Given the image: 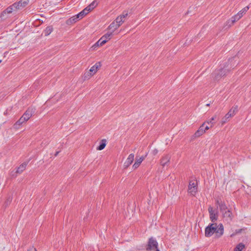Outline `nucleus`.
Segmentation results:
<instances>
[{"mask_svg":"<svg viewBox=\"0 0 251 251\" xmlns=\"http://www.w3.org/2000/svg\"><path fill=\"white\" fill-rule=\"evenodd\" d=\"M217 203L224 220L229 223L233 218L232 212L227 208V206L224 202L217 201Z\"/></svg>","mask_w":251,"mask_h":251,"instance_id":"obj_1","label":"nucleus"},{"mask_svg":"<svg viewBox=\"0 0 251 251\" xmlns=\"http://www.w3.org/2000/svg\"><path fill=\"white\" fill-rule=\"evenodd\" d=\"M231 67H228L227 65H225L223 67H220L218 69L216 70L212 74V77L214 80L219 81L224 76L226 75L230 71Z\"/></svg>","mask_w":251,"mask_h":251,"instance_id":"obj_2","label":"nucleus"},{"mask_svg":"<svg viewBox=\"0 0 251 251\" xmlns=\"http://www.w3.org/2000/svg\"><path fill=\"white\" fill-rule=\"evenodd\" d=\"M113 34L109 31L104 34L95 44L91 47L92 50H95L98 47H100L104 45L107 42L110 40Z\"/></svg>","mask_w":251,"mask_h":251,"instance_id":"obj_3","label":"nucleus"},{"mask_svg":"<svg viewBox=\"0 0 251 251\" xmlns=\"http://www.w3.org/2000/svg\"><path fill=\"white\" fill-rule=\"evenodd\" d=\"M249 8V6H247L243 8L236 15L232 16L230 19L227 22V24H229V26L232 25L235 22L240 20L243 16V15L248 11Z\"/></svg>","mask_w":251,"mask_h":251,"instance_id":"obj_4","label":"nucleus"},{"mask_svg":"<svg viewBox=\"0 0 251 251\" xmlns=\"http://www.w3.org/2000/svg\"><path fill=\"white\" fill-rule=\"evenodd\" d=\"M210 225H212L213 230V234L215 233V237L219 238L221 237L224 233V226L222 224H219V225H217L216 223H213L210 224Z\"/></svg>","mask_w":251,"mask_h":251,"instance_id":"obj_5","label":"nucleus"},{"mask_svg":"<svg viewBox=\"0 0 251 251\" xmlns=\"http://www.w3.org/2000/svg\"><path fill=\"white\" fill-rule=\"evenodd\" d=\"M96 5L97 3L95 1H93L82 11L76 14L77 17H78L79 19H82L84 16L87 14L92 9H93L96 6Z\"/></svg>","mask_w":251,"mask_h":251,"instance_id":"obj_6","label":"nucleus"},{"mask_svg":"<svg viewBox=\"0 0 251 251\" xmlns=\"http://www.w3.org/2000/svg\"><path fill=\"white\" fill-rule=\"evenodd\" d=\"M146 250L148 251H160L158 248V243L155 239L153 237L149 239Z\"/></svg>","mask_w":251,"mask_h":251,"instance_id":"obj_7","label":"nucleus"},{"mask_svg":"<svg viewBox=\"0 0 251 251\" xmlns=\"http://www.w3.org/2000/svg\"><path fill=\"white\" fill-rule=\"evenodd\" d=\"M198 191V183L196 180L189 181L188 192L192 196H195Z\"/></svg>","mask_w":251,"mask_h":251,"instance_id":"obj_8","label":"nucleus"},{"mask_svg":"<svg viewBox=\"0 0 251 251\" xmlns=\"http://www.w3.org/2000/svg\"><path fill=\"white\" fill-rule=\"evenodd\" d=\"M101 67V64L100 62H97L94 65L92 66L89 70L90 75L85 74V78H89L91 76L95 75Z\"/></svg>","mask_w":251,"mask_h":251,"instance_id":"obj_9","label":"nucleus"},{"mask_svg":"<svg viewBox=\"0 0 251 251\" xmlns=\"http://www.w3.org/2000/svg\"><path fill=\"white\" fill-rule=\"evenodd\" d=\"M208 210L210 220L212 223H215L218 220V213L211 206H209Z\"/></svg>","mask_w":251,"mask_h":251,"instance_id":"obj_10","label":"nucleus"},{"mask_svg":"<svg viewBox=\"0 0 251 251\" xmlns=\"http://www.w3.org/2000/svg\"><path fill=\"white\" fill-rule=\"evenodd\" d=\"M127 15V12H124L123 14L118 16L114 22H116V24L120 27L125 22V18Z\"/></svg>","mask_w":251,"mask_h":251,"instance_id":"obj_11","label":"nucleus"},{"mask_svg":"<svg viewBox=\"0 0 251 251\" xmlns=\"http://www.w3.org/2000/svg\"><path fill=\"white\" fill-rule=\"evenodd\" d=\"M171 159L170 154H165L163 155L160 160V164L163 167L168 166Z\"/></svg>","mask_w":251,"mask_h":251,"instance_id":"obj_12","label":"nucleus"},{"mask_svg":"<svg viewBox=\"0 0 251 251\" xmlns=\"http://www.w3.org/2000/svg\"><path fill=\"white\" fill-rule=\"evenodd\" d=\"M148 153H147L145 156H141L139 158L136 157L135 161L132 166L133 169L134 170L137 169L141 165L143 161L145 159Z\"/></svg>","mask_w":251,"mask_h":251,"instance_id":"obj_13","label":"nucleus"},{"mask_svg":"<svg viewBox=\"0 0 251 251\" xmlns=\"http://www.w3.org/2000/svg\"><path fill=\"white\" fill-rule=\"evenodd\" d=\"M34 112V110L32 108H28L25 113L23 114L22 117L26 121H28L30 118L32 116L33 113Z\"/></svg>","mask_w":251,"mask_h":251,"instance_id":"obj_14","label":"nucleus"},{"mask_svg":"<svg viewBox=\"0 0 251 251\" xmlns=\"http://www.w3.org/2000/svg\"><path fill=\"white\" fill-rule=\"evenodd\" d=\"M212 225H208L205 228V236L206 237H210L212 236L214 234L213 232V227Z\"/></svg>","mask_w":251,"mask_h":251,"instance_id":"obj_15","label":"nucleus"},{"mask_svg":"<svg viewBox=\"0 0 251 251\" xmlns=\"http://www.w3.org/2000/svg\"><path fill=\"white\" fill-rule=\"evenodd\" d=\"M28 3L29 0H21L18 2H15V3L17 4V8L20 9L27 5Z\"/></svg>","mask_w":251,"mask_h":251,"instance_id":"obj_16","label":"nucleus"},{"mask_svg":"<svg viewBox=\"0 0 251 251\" xmlns=\"http://www.w3.org/2000/svg\"><path fill=\"white\" fill-rule=\"evenodd\" d=\"M237 111V106H236L235 107H233L229 110L227 114H226V115H225V117H226V118H228V119H229L231 117H232L235 115L236 112Z\"/></svg>","mask_w":251,"mask_h":251,"instance_id":"obj_17","label":"nucleus"},{"mask_svg":"<svg viewBox=\"0 0 251 251\" xmlns=\"http://www.w3.org/2000/svg\"><path fill=\"white\" fill-rule=\"evenodd\" d=\"M119 27V26L117 24H116V22H114L113 21L108 26L107 29L109 32L113 34L114 32Z\"/></svg>","mask_w":251,"mask_h":251,"instance_id":"obj_18","label":"nucleus"},{"mask_svg":"<svg viewBox=\"0 0 251 251\" xmlns=\"http://www.w3.org/2000/svg\"><path fill=\"white\" fill-rule=\"evenodd\" d=\"M134 155L133 153H130L127 158L126 159V160L125 162V166L127 167L129 166L133 162L134 160Z\"/></svg>","mask_w":251,"mask_h":251,"instance_id":"obj_19","label":"nucleus"},{"mask_svg":"<svg viewBox=\"0 0 251 251\" xmlns=\"http://www.w3.org/2000/svg\"><path fill=\"white\" fill-rule=\"evenodd\" d=\"M106 145V140L105 139H102L100 141V145L97 148L98 151H101L104 149Z\"/></svg>","mask_w":251,"mask_h":251,"instance_id":"obj_20","label":"nucleus"},{"mask_svg":"<svg viewBox=\"0 0 251 251\" xmlns=\"http://www.w3.org/2000/svg\"><path fill=\"white\" fill-rule=\"evenodd\" d=\"M16 5H17V4H16L15 3H13L12 5H11L10 6H9L8 7H7L5 11L7 13H12L13 11L18 9L17 8Z\"/></svg>","mask_w":251,"mask_h":251,"instance_id":"obj_21","label":"nucleus"},{"mask_svg":"<svg viewBox=\"0 0 251 251\" xmlns=\"http://www.w3.org/2000/svg\"><path fill=\"white\" fill-rule=\"evenodd\" d=\"M79 19L77 17V15H75L72 17L70 18L67 21V24H72L76 22Z\"/></svg>","mask_w":251,"mask_h":251,"instance_id":"obj_22","label":"nucleus"},{"mask_svg":"<svg viewBox=\"0 0 251 251\" xmlns=\"http://www.w3.org/2000/svg\"><path fill=\"white\" fill-rule=\"evenodd\" d=\"M27 164L25 163L21 164L17 169L16 172L19 174L22 173L26 168Z\"/></svg>","mask_w":251,"mask_h":251,"instance_id":"obj_23","label":"nucleus"},{"mask_svg":"<svg viewBox=\"0 0 251 251\" xmlns=\"http://www.w3.org/2000/svg\"><path fill=\"white\" fill-rule=\"evenodd\" d=\"M53 27L51 26H47L44 30L45 36L49 35L52 31Z\"/></svg>","mask_w":251,"mask_h":251,"instance_id":"obj_24","label":"nucleus"},{"mask_svg":"<svg viewBox=\"0 0 251 251\" xmlns=\"http://www.w3.org/2000/svg\"><path fill=\"white\" fill-rule=\"evenodd\" d=\"M245 248V245L241 243L238 244L234 249V251H242Z\"/></svg>","mask_w":251,"mask_h":251,"instance_id":"obj_25","label":"nucleus"},{"mask_svg":"<svg viewBox=\"0 0 251 251\" xmlns=\"http://www.w3.org/2000/svg\"><path fill=\"white\" fill-rule=\"evenodd\" d=\"M216 116H213L210 119L206 121L204 123H207L208 124H211L210 127H212L215 124V122H214V120L215 119Z\"/></svg>","mask_w":251,"mask_h":251,"instance_id":"obj_26","label":"nucleus"},{"mask_svg":"<svg viewBox=\"0 0 251 251\" xmlns=\"http://www.w3.org/2000/svg\"><path fill=\"white\" fill-rule=\"evenodd\" d=\"M26 121L23 118L22 116L18 121L16 122L14 126H16L17 125L20 126L22 125Z\"/></svg>","mask_w":251,"mask_h":251,"instance_id":"obj_27","label":"nucleus"},{"mask_svg":"<svg viewBox=\"0 0 251 251\" xmlns=\"http://www.w3.org/2000/svg\"><path fill=\"white\" fill-rule=\"evenodd\" d=\"M204 133H203V131H202V130L201 131L199 128L196 131V132L195 133V134H194V136L195 138H197V137H199L200 136H201V135H202V134H203Z\"/></svg>","mask_w":251,"mask_h":251,"instance_id":"obj_28","label":"nucleus"},{"mask_svg":"<svg viewBox=\"0 0 251 251\" xmlns=\"http://www.w3.org/2000/svg\"><path fill=\"white\" fill-rule=\"evenodd\" d=\"M205 124V123H203L202 125L200 127H199V129L201 131L202 130V131H203V133H205L206 130H208L210 128V127L207 126L204 127Z\"/></svg>","mask_w":251,"mask_h":251,"instance_id":"obj_29","label":"nucleus"},{"mask_svg":"<svg viewBox=\"0 0 251 251\" xmlns=\"http://www.w3.org/2000/svg\"><path fill=\"white\" fill-rule=\"evenodd\" d=\"M242 229H236L234 232H233L231 234H230V236L231 237H233L235 236L236 234L241 233L242 232Z\"/></svg>","mask_w":251,"mask_h":251,"instance_id":"obj_30","label":"nucleus"},{"mask_svg":"<svg viewBox=\"0 0 251 251\" xmlns=\"http://www.w3.org/2000/svg\"><path fill=\"white\" fill-rule=\"evenodd\" d=\"M12 198L9 196L6 200V201L5 202V206H7L9 205V204L11 203L12 201Z\"/></svg>","mask_w":251,"mask_h":251,"instance_id":"obj_31","label":"nucleus"},{"mask_svg":"<svg viewBox=\"0 0 251 251\" xmlns=\"http://www.w3.org/2000/svg\"><path fill=\"white\" fill-rule=\"evenodd\" d=\"M227 119H228V118H226V117L225 116V117H224L222 119V121H221L222 125H224L227 122Z\"/></svg>","mask_w":251,"mask_h":251,"instance_id":"obj_32","label":"nucleus"},{"mask_svg":"<svg viewBox=\"0 0 251 251\" xmlns=\"http://www.w3.org/2000/svg\"><path fill=\"white\" fill-rule=\"evenodd\" d=\"M27 251H37L36 249L34 248V247H32L31 248H30Z\"/></svg>","mask_w":251,"mask_h":251,"instance_id":"obj_33","label":"nucleus"},{"mask_svg":"<svg viewBox=\"0 0 251 251\" xmlns=\"http://www.w3.org/2000/svg\"><path fill=\"white\" fill-rule=\"evenodd\" d=\"M152 152L153 155H156L158 152V151L156 149H155L152 151Z\"/></svg>","mask_w":251,"mask_h":251,"instance_id":"obj_34","label":"nucleus"},{"mask_svg":"<svg viewBox=\"0 0 251 251\" xmlns=\"http://www.w3.org/2000/svg\"><path fill=\"white\" fill-rule=\"evenodd\" d=\"M206 106H210V103H207V104H206Z\"/></svg>","mask_w":251,"mask_h":251,"instance_id":"obj_35","label":"nucleus"},{"mask_svg":"<svg viewBox=\"0 0 251 251\" xmlns=\"http://www.w3.org/2000/svg\"><path fill=\"white\" fill-rule=\"evenodd\" d=\"M58 153H59V151L56 152L55 155L56 156L58 154Z\"/></svg>","mask_w":251,"mask_h":251,"instance_id":"obj_36","label":"nucleus"},{"mask_svg":"<svg viewBox=\"0 0 251 251\" xmlns=\"http://www.w3.org/2000/svg\"><path fill=\"white\" fill-rule=\"evenodd\" d=\"M1 62V60H0V63Z\"/></svg>","mask_w":251,"mask_h":251,"instance_id":"obj_37","label":"nucleus"}]
</instances>
